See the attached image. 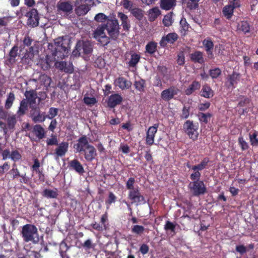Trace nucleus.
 I'll return each mask as SVG.
<instances>
[{
  "label": "nucleus",
  "mask_w": 258,
  "mask_h": 258,
  "mask_svg": "<svg viewBox=\"0 0 258 258\" xmlns=\"http://www.w3.org/2000/svg\"><path fill=\"white\" fill-rule=\"evenodd\" d=\"M32 133L35 136V141H40L45 137L46 132L40 124H35L32 128Z\"/></svg>",
  "instance_id": "obj_14"
},
{
  "label": "nucleus",
  "mask_w": 258,
  "mask_h": 258,
  "mask_svg": "<svg viewBox=\"0 0 258 258\" xmlns=\"http://www.w3.org/2000/svg\"><path fill=\"white\" fill-rule=\"evenodd\" d=\"M58 195V190L57 188H54V189L46 188L42 192V196L48 199H56Z\"/></svg>",
  "instance_id": "obj_30"
},
{
  "label": "nucleus",
  "mask_w": 258,
  "mask_h": 258,
  "mask_svg": "<svg viewBox=\"0 0 258 258\" xmlns=\"http://www.w3.org/2000/svg\"><path fill=\"white\" fill-rule=\"evenodd\" d=\"M165 229L167 231H170L171 236H173L175 234V225L173 223L167 221L165 225Z\"/></svg>",
  "instance_id": "obj_47"
},
{
  "label": "nucleus",
  "mask_w": 258,
  "mask_h": 258,
  "mask_svg": "<svg viewBox=\"0 0 258 258\" xmlns=\"http://www.w3.org/2000/svg\"><path fill=\"white\" fill-rule=\"evenodd\" d=\"M172 12H169L168 14L164 16V18L162 19V23L165 26L168 27L171 26L173 20L172 19Z\"/></svg>",
  "instance_id": "obj_42"
},
{
  "label": "nucleus",
  "mask_w": 258,
  "mask_h": 258,
  "mask_svg": "<svg viewBox=\"0 0 258 258\" xmlns=\"http://www.w3.org/2000/svg\"><path fill=\"white\" fill-rule=\"evenodd\" d=\"M136 89L140 92H143L145 91L146 88L145 81L141 79L139 81H136L134 84Z\"/></svg>",
  "instance_id": "obj_48"
},
{
  "label": "nucleus",
  "mask_w": 258,
  "mask_h": 258,
  "mask_svg": "<svg viewBox=\"0 0 258 258\" xmlns=\"http://www.w3.org/2000/svg\"><path fill=\"white\" fill-rule=\"evenodd\" d=\"M214 95V91L208 84H205L203 86L200 92V95L206 98H211Z\"/></svg>",
  "instance_id": "obj_22"
},
{
  "label": "nucleus",
  "mask_w": 258,
  "mask_h": 258,
  "mask_svg": "<svg viewBox=\"0 0 258 258\" xmlns=\"http://www.w3.org/2000/svg\"><path fill=\"white\" fill-rule=\"evenodd\" d=\"M24 95L27 99V102L30 105L36 103V99L37 98V95L35 90H31L26 91Z\"/></svg>",
  "instance_id": "obj_20"
},
{
  "label": "nucleus",
  "mask_w": 258,
  "mask_h": 258,
  "mask_svg": "<svg viewBox=\"0 0 258 258\" xmlns=\"http://www.w3.org/2000/svg\"><path fill=\"white\" fill-rule=\"evenodd\" d=\"M132 13V14L138 20H142L144 17L143 12L142 9L135 8L133 9H131L130 10Z\"/></svg>",
  "instance_id": "obj_39"
},
{
  "label": "nucleus",
  "mask_w": 258,
  "mask_h": 258,
  "mask_svg": "<svg viewBox=\"0 0 258 258\" xmlns=\"http://www.w3.org/2000/svg\"><path fill=\"white\" fill-rule=\"evenodd\" d=\"M238 144L242 151L246 150L249 147L248 143L244 140L242 136L238 138Z\"/></svg>",
  "instance_id": "obj_57"
},
{
  "label": "nucleus",
  "mask_w": 258,
  "mask_h": 258,
  "mask_svg": "<svg viewBox=\"0 0 258 258\" xmlns=\"http://www.w3.org/2000/svg\"><path fill=\"white\" fill-rule=\"evenodd\" d=\"M199 125L194 123L192 120H187L183 125V130L189 139L195 141L198 139L199 133Z\"/></svg>",
  "instance_id": "obj_4"
},
{
  "label": "nucleus",
  "mask_w": 258,
  "mask_h": 258,
  "mask_svg": "<svg viewBox=\"0 0 258 258\" xmlns=\"http://www.w3.org/2000/svg\"><path fill=\"white\" fill-rule=\"evenodd\" d=\"M238 30L241 31L244 34L250 33V26L247 21H242L238 24Z\"/></svg>",
  "instance_id": "obj_31"
},
{
  "label": "nucleus",
  "mask_w": 258,
  "mask_h": 258,
  "mask_svg": "<svg viewBox=\"0 0 258 258\" xmlns=\"http://www.w3.org/2000/svg\"><path fill=\"white\" fill-rule=\"evenodd\" d=\"M104 30L105 29L103 25L99 26L93 32V37L96 40L97 39H100V37L105 34Z\"/></svg>",
  "instance_id": "obj_44"
},
{
  "label": "nucleus",
  "mask_w": 258,
  "mask_h": 258,
  "mask_svg": "<svg viewBox=\"0 0 258 258\" xmlns=\"http://www.w3.org/2000/svg\"><path fill=\"white\" fill-rule=\"evenodd\" d=\"M189 186L195 196L204 195L206 192V187L203 181H194L189 183Z\"/></svg>",
  "instance_id": "obj_7"
},
{
  "label": "nucleus",
  "mask_w": 258,
  "mask_h": 258,
  "mask_svg": "<svg viewBox=\"0 0 258 258\" xmlns=\"http://www.w3.org/2000/svg\"><path fill=\"white\" fill-rule=\"evenodd\" d=\"M22 234L23 240L26 242L32 241L37 243L39 241V237L35 236L37 235V229L34 225H25L22 228Z\"/></svg>",
  "instance_id": "obj_3"
},
{
  "label": "nucleus",
  "mask_w": 258,
  "mask_h": 258,
  "mask_svg": "<svg viewBox=\"0 0 258 258\" xmlns=\"http://www.w3.org/2000/svg\"><path fill=\"white\" fill-rule=\"evenodd\" d=\"M178 38V36L175 33H170L166 36L162 37V46L164 43L173 44L177 41Z\"/></svg>",
  "instance_id": "obj_24"
},
{
  "label": "nucleus",
  "mask_w": 258,
  "mask_h": 258,
  "mask_svg": "<svg viewBox=\"0 0 258 258\" xmlns=\"http://www.w3.org/2000/svg\"><path fill=\"white\" fill-rule=\"evenodd\" d=\"M84 102L88 105H94L97 102L95 97L85 96L83 99Z\"/></svg>",
  "instance_id": "obj_59"
},
{
  "label": "nucleus",
  "mask_w": 258,
  "mask_h": 258,
  "mask_svg": "<svg viewBox=\"0 0 258 258\" xmlns=\"http://www.w3.org/2000/svg\"><path fill=\"white\" fill-rule=\"evenodd\" d=\"M19 48L17 45L14 46L10 50L9 56V60L10 62H15L16 57L18 55Z\"/></svg>",
  "instance_id": "obj_35"
},
{
  "label": "nucleus",
  "mask_w": 258,
  "mask_h": 258,
  "mask_svg": "<svg viewBox=\"0 0 258 258\" xmlns=\"http://www.w3.org/2000/svg\"><path fill=\"white\" fill-rule=\"evenodd\" d=\"M30 114V117L35 123L43 122L46 118L45 112L41 113L38 107H32Z\"/></svg>",
  "instance_id": "obj_9"
},
{
  "label": "nucleus",
  "mask_w": 258,
  "mask_h": 258,
  "mask_svg": "<svg viewBox=\"0 0 258 258\" xmlns=\"http://www.w3.org/2000/svg\"><path fill=\"white\" fill-rule=\"evenodd\" d=\"M200 0H182V4L189 10H196L199 8Z\"/></svg>",
  "instance_id": "obj_29"
},
{
  "label": "nucleus",
  "mask_w": 258,
  "mask_h": 258,
  "mask_svg": "<svg viewBox=\"0 0 258 258\" xmlns=\"http://www.w3.org/2000/svg\"><path fill=\"white\" fill-rule=\"evenodd\" d=\"M157 50V43L153 41L149 42L146 46V52L153 54Z\"/></svg>",
  "instance_id": "obj_38"
},
{
  "label": "nucleus",
  "mask_w": 258,
  "mask_h": 258,
  "mask_svg": "<svg viewBox=\"0 0 258 258\" xmlns=\"http://www.w3.org/2000/svg\"><path fill=\"white\" fill-rule=\"evenodd\" d=\"M105 30L107 31L108 35L112 39H115L119 34V25L116 19H108L106 25H103Z\"/></svg>",
  "instance_id": "obj_5"
},
{
  "label": "nucleus",
  "mask_w": 258,
  "mask_h": 258,
  "mask_svg": "<svg viewBox=\"0 0 258 258\" xmlns=\"http://www.w3.org/2000/svg\"><path fill=\"white\" fill-rule=\"evenodd\" d=\"M40 66L41 67L42 69H43L44 71L47 70L50 68L51 66V61L49 60V58L48 55H47L45 59L41 60L40 62Z\"/></svg>",
  "instance_id": "obj_55"
},
{
  "label": "nucleus",
  "mask_w": 258,
  "mask_h": 258,
  "mask_svg": "<svg viewBox=\"0 0 258 258\" xmlns=\"http://www.w3.org/2000/svg\"><path fill=\"white\" fill-rule=\"evenodd\" d=\"M144 227L139 225H133L131 228L132 232L138 235H141L144 232Z\"/></svg>",
  "instance_id": "obj_45"
},
{
  "label": "nucleus",
  "mask_w": 258,
  "mask_h": 258,
  "mask_svg": "<svg viewBox=\"0 0 258 258\" xmlns=\"http://www.w3.org/2000/svg\"><path fill=\"white\" fill-rule=\"evenodd\" d=\"M93 46L89 40H79L77 41L75 49L72 52L74 56H79L81 54L89 55L93 51Z\"/></svg>",
  "instance_id": "obj_2"
},
{
  "label": "nucleus",
  "mask_w": 258,
  "mask_h": 258,
  "mask_svg": "<svg viewBox=\"0 0 258 258\" xmlns=\"http://www.w3.org/2000/svg\"><path fill=\"white\" fill-rule=\"evenodd\" d=\"M54 49L52 55L54 58L63 59L68 55L70 49V40L63 37H58L54 40Z\"/></svg>",
  "instance_id": "obj_1"
},
{
  "label": "nucleus",
  "mask_w": 258,
  "mask_h": 258,
  "mask_svg": "<svg viewBox=\"0 0 258 258\" xmlns=\"http://www.w3.org/2000/svg\"><path fill=\"white\" fill-rule=\"evenodd\" d=\"M209 75L213 79H217L221 75V70L219 68L210 69L209 71Z\"/></svg>",
  "instance_id": "obj_53"
},
{
  "label": "nucleus",
  "mask_w": 258,
  "mask_h": 258,
  "mask_svg": "<svg viewBox=\"0 0 258 258\" xmlns=\"http://www.w3.org/2000/svg\"><path fill=\"white\" fill-rule=\"evenodd\" d=\"M203 44L205 47V50L208 55L209 58H213V50L214 48V43L211 39L208 38L205 39L203 41Z\"/></svg>",
  "instance_id": "obj_17"
},
{
  "label": "nucleus",
  "mask_w": 258,
  "mask_h": 258,
  "mask_svg": "<svg viewBox=\"0 0 258 258\" xmlns=\"http://www.w3.org/2000/svg\"><path fill=\"white\" fill-rule=\"evenodd\" d=\"M128 199L131 201L132 204H134L137 206L146 203L145 197L140 192L138 186H137L136 189L128 191Z\"/></svg>",
  "instance_id": "obj_6"
},
{
  "label": "nucleus",
  "mask_w": 258,
  "mask_h": 258,
  "mask_svg": "<svg viewBox=\"0 0 258 258\" xmlns=\"http://www.w3.org/2000/svg\"><path fill=\"white\" fill-rule=\"evenodd\" d=\"M90 145L87 136L83 135L78 139L77 143L74 144L73 147L76 153H81Z\"/></svg>",
  "instance_id": "obj_8"
},
{
  "label": "nucleus",
  "mask_w": 258,
  "mask_h": 258,
  "mask_svg": "<svg viewBox=\"0 0 258 258\" xmlns=\"http://www.w3.org/2000/svg\"><path fill=\"white\" fill-rule=\"evenodd\" d=\"M240 78V74L233 72L232 74L229 75L227 77V82L228 83V87L229 88H234L235 85L239 81Z\"/></svg>",
  "instance_id": "obj_16"
},
{
  "label": "nucleus",
  "mask_w": 258,
  "mask_h": 258,
  "mask_svg": "<svg viewBox=\"0 0 258 258\" xmlns=\"http://www.w3.org/2000/svg\"><path fill=\"white\" fill-rule=\"evenodd\" d=\"M257 132L256 131H254L252 134H249V141L250 142V144L252 146H258V137H257Z\"/></svg>",
  "instance_id": "obj_52"
},
{
  "label": "nucleus",
  "mask_w": 258,
  "mask_h": 258,
  "mask_svg": "<svg viewBox=\"0 0 258 258\" xmlns=\"http://www.w3.org/2000/svg\"><path fill=\"white\" fill-rule=\"evenodd\" d=\"M69 166L79 173L84 172V169L81 163L77 159H74L69 162Z\"/></svg>",
  "instance_id": "obj_27"
},
{
  "label": "nucleus",
  "mask_w": 258,
  "mask_h": 258,
  "mask_svg": "<svg viewBox=\"0 0 258 258\" xmlns=\"http://www.w3.org/2000/svg\"><path fill=\"white\" fill-rule=\"evenodd\" d=\"M117 17L120 19L123 29L124 31H128L131 28L130 21L127 15L122 12H119Z\"/></svg>",
  "instance_id": "obj_19"
},
{
  "label": "nucleus",
  "mask_w": 258,
  "mask_h": 258,
  "mask_svg": "<svg viewBox=\"0 0 258 258\" xmlns=\"http://www.w3.org/2000/svg\"><path fill=\"white\" fill-rule=\"evenodd\" d=\"M201 86V85L199 82L194 81L185 90V93L186 95H190L196 91L199 90Z\"/></svg>",
  "instance_id": "obj_25"
},
{
  "label": "nucleus",
  "mask_w": 258,
  "mask_h": 258,
  "mask_svg": "<svg viewBox=\"0 0 258 258\" xmlns=\"http://www.w3.org/2000/svg\"><path fill=\"white\" fill-rule=\"evenodd\" d=\"M90 7L88 4H82L75 9V12L78 16L86 14L90 10Z\"/></svg>",
  "instance_id": "obj_28"
},
{
  "label": "nucleus",
  "mask_w": 258,
  "mask_h": 258,
  "mask_svg": "<svg viewBox=\"0 0 258 258\" xmlns=\"http://www.w3.org/2000/svg\"><path fill=\"white\" fill-rule=\"evenodd\" d=\"M179 91V89L175 87H170L162 91V99L169 101L177 95Z\"/></svg>",
  "instance_id": "obj_15"
},
{
  "label": "nucleus",
  "mask_w": 258,
  "mask_h": 258,
  "mask_svg": "<svg viewBox=\"0 0 258 258\" xmlns=\"http://www.w3.org/2000/svg\"><path fill=\"white\" fill-rule=\"evenodd\" d=\"M58 10L66 13H70L73 10L72 6L69 2H61L57 5Z\"/></svg>",
  "instance_id": "obj_32"
},
{
  "label": "nucleus",
  "mask_w": 258,
  "mask_h": 258,
  "mask_svg": "<svg viewBox=\"0 0 258 258\" xmlns=\"http://www.w3.org/2000/svg\"><path fill=\"white\" fill-rule=\"evenodd\" d=\"M198 116L200 122H203L205 124H207L209 121V119L212 116V114L209 112L206 113L199 112Z\"/></svg>",
  "instance_id": "obj_41"
},
{
  "label": "nucleus",
  "mask_w": 258,
  "mask_h": 258,
  "mask_svg": "<svg viewBox=\"0 0 258 258\" xmlns=\"http://www.w3.org/2000/svg\"><path fill=\"white\" fill-rule=\"evenodd\" d=\"M39 253L33 250H28L23 258H38Z\"/></svg>",
  "instance_id": "obj_64"
},
{
  "label": "nucleus",
  "mask_w": 258,
  "mask_h": 258,
  "mask_svg": "<svg viewBox=\"0 0 258 258\" xmlns=\"http://www.w3.org/2000/svg\"><path fill=\"white\" fill-rule=\"evenodd\" d=\"M69 143L67 142L60 143L55 149V154L58 157H62L65 155L68 151Z\"/></svg>",
  "instance_id": "obj_18"
},
{
  "label": "nucleus",
  "mask_w": 258,
  "mask_h": 258,
  "mask_svg": "<svg viewBox=\"0 0 258 258\" xmlns=\"http://www.w3.org/2000/svg\"><path fill=\"white\" fill-rule=\"evenodd\" d=\"M190 58L192 61L195 63L203 64L205 60L203 57V53L200 51L197 50L190 54Z\"/></svg>",
  "instance_id": "obj_21"
},
{
  "label": "nucleus",
  "mask_w": 258,
  "mask_h": 258,
  "mask_svg": "<svg viewBox=\"0 0 258 258\" xmlns=\"http://www.w3.org/2000/svg\"><path fill=\"white\" fill-rule=\"evenodd\" d=\"M141 55L140 54L134 52L131 54V59L127 63L129 68H135L140 61Z\"/></svg>",
  "instance_id": "obj_26"
},
{
  "label": "nucleus",
  "mask_w": 258,
  "mask_h": 258,
  "mask_svg": "<svg viewBox=\"0 0 258 258\" xmlns=\"http://www.w3.org/2000/svg\"><path fill=\"white\" fill-rule=\"evenodd\" d=\"M59 65L61 69L66 73H72L73 71V68L72 66H69V68L67 67V63L65 61L60 62Z\"/></svg>",
  "instance_id": "obj_61"
},
{
  "label": "nucleus",
  "mask_w": 258,
  "mask_h": 258,
  "mask_svg": "<svg viewBox=\"0 0 258 258\" xmlns=\"http://www.w3.org/2000/svg\"><path fill=\"white\" fill-rule=\"evenodd\" d=\"M58 110L56 108L50 107L48 111V114L46 115V118L52 119L57 115Z\"/></svg>",
  "instance_id": "obj_56"
},
{
  "label": "nucleus",
  "mask_w": 258,
  "mask_h": 258,
  "mask_svg": "<svg viewBox=\"0 0 258 258\" xmlns=\"http://www.w3.org/2000/svg\"><path fill=\"white\" fill-rule=\"evenodd\" d=\"M9 173L12 174V178L15 179L21 176L20 171L17 168V164L15 163H14L12 165V168L10 171Z\"/></svg>",
  "instance_id": "obj_50"
},
{
  "label": "nucleus",
  "mask_w": 258,
  "mask_h": 258,
  "mask_svg": "<svg viewBox=\"0 0 258 258\" xmlns=\"http://www.w3.org/2000/svg\"><path fill=\"white\" fill-rule=\"evenodd\" d=\"M7 123L8 128L9 130H13L17 123V119L15 115L8 116L7 117Z\"/></svg>",
  "instance_id": "obj_36"
},
{
  "label": "nucleus",
  "mask_w": 258,
  "mask_h": 258,
  "mask_svg": "<svg viewBox=\"0 0 258 258\" xmlns=\"http://www.w3.org/2000/svg\"><path fill=\"white\" fill-rule=\"evenodd\" d=\"M80 154H82L84 155L85 159L87 162H92L97 156L96 150L92 145L89 146Z\"/></svg>",
  "instance_id": "obj_11"
},
{
  "label": "nucleus",
  "mask_w": 258,
  "mask_h": 258,
  "mask_svg": "<svg viewBox=\"0 0 258 258\" xmlns=\"http://www.w3.org/2000/svg\"><path fill=\"white\" fill-rule=\"evenodd\" d=\"M46 144L47 146L58 145V140L56 136L52 135L51 138L47 139Z\"/></svg>",
  "instance_id": "obj_62"
},
{
  "label": "nucleus",
  "mask_w": 258,
  "mask_h": 258,
  "mask_svg": "<svg viewBox=\"0 0 258 258\" xmlns=\"http://www.w3.org/2000/svg\"><path fill=\"white\" fill-rule=\"evenodd\" d=\"M176 0H162V10H169L176 6Z\"/></svg>",
  "instance_id": "obj_34"
},
{
  "label": "nucleus",
  "mask_w": 258,
  "mask_h": 258,
  "mask_svg": "<svg viewBox=\"0 0 258 258\" xmlns=\"http://www.w3.org/2000/svg\"><path fill=\"white\" fill-rule=\"evenodd\" d=\"M160 14V11L157 7L150 10L149 13V20L154 21Z\"/></svg>",
  "instance_id": "obj_40"
},
{
  "label": "nucleus",
  "mask_w": 258,
  "mask_h": 258,
  "mask_svg": "<svg viewBox=\"0 0 258 258\" xmlns=\"http://www.w3.org/2000/svg\"><path fill=\"white\" fill-rule=\"evenodd\" d=\"M123 98L121 95L118 93H114L109 96L107 100V107L110 108H114L117 105L121 103Z\"/></svg>",
  "instance_id": "obj_10"
},
{
  "label": "nucleus",
  "mask_w": 258,
  "mask_h": 258,
  "mask_svg": "<svg viewBox=\"0 0 258 258\" xmlns=\"http://www.w3.org/2000/svg\"><path fill=\"white\" fill-rule=\"evenodd\" d=\"M209 161V158L208 157H205L202 160L200 164L192 166L191 169L192 170H196L198 169L201 171L206 168V167L208 165Z\"/></svg>",
  "instance_id": "obj_33"
},
{
  "label": "nucleus",
  "mask_w": 258,
  "mask_h": 258,
  "mask_svg": "<svg viewBox=\"0 0 258 258\" xmlns=\"http://www.w3.org/2000/svg\"><path fill=\"white\" fill-rule=\"evenodd\" d=\"M157 132V128L155 126H151L149 128L146 136V144L152 145L154 143V139L155 133Z\"/></svg>",
  "instance_id": "obj_23"
},
{
  "label": "nucleus",
  "mask_w": 258,
  "mask_h": 258,
  "mask_svg": "<svg viewBox=\"0 0 258 258\" xmlns=\"http://www.w3.org/2000/svg\"><path fill=\"white\" fill-rule=\"evenodd\" d=\"M11 159L16 163V162L22 158V156L20 153L17 150H13L11 152L10 154Z\"/></svg>",
  "instance_id": "obj_51"
},
{
  "label": "nucleus",
  "mask_w": 258,
  "mask_h": 258,
  "mask_svg": "<svg viewBox=\"0 0 258 258\" xmlns=\"http://www.w3.org/2000/svg\"><path fill=\"white\" fill-rule=\"evenodd\" d=\"M135 179L134 177H130L126 182V187L129 191L136 189L134 187Z\"/></svg>",
  "instance_id": "obj_58"
},
{
  "label": "nucleus",
  "mask_w": 258,
  "mask_h": 258,
  "mask_svg": "<svg viewBox=\"0 0 258 258\" xmlns=\"http://www.w3.org/2000/svg\"><path fill=\"white\" fill-rule=\"evenodd\" d=\"M115 86L123 90L129 89L132 86V82L123 77H118L114 82Z\"/></svg>",
  "instance_id": "obj_13"
},
{
  "label": "nucleus",
  "mask_w": 258,
  "mask_h": 258,
  "mask_svg": "<svg viewBox=\"0 0 258 258\" xmlns=\"http://www.w3.org/2000/svg\"><path fill=\"white\" fill-rule=\"evenodd\" d=\"M233 10L234 9L232 8V7L228 5L223 8L222 12L224 16L227 19H229L232 17L233 15Z\"/></svg>",
  "instance_id": "obj_37"
},
{
  "label": "nucleus",
  "mask_w": 258,
  "mask_h": 258,
  "mask_svg": "<svg viewBox=\"0 0 258 258\" xmlns=\"http://www.w3.org/2000/svg\"><path fill=\"white\" fill-rule=\"evenodd\" d=\"M94 20L97 22H104L107 20V17L103 13H100L97 14Z\"/></svg>",
  "instance_id": "obj_60"
},
{
  "label": "nucleus",
  "mask_w": 258,
  "mask_h": 258,
  "mask_svg": "<svg viewBox=\"0 0 258 258\" xmlns=\"http://www.w3.org/2000/svg\"><path fill=\"white\" fill-rule=\"evenodd\" d=\"M27 109L28 103L25 100H23L20 103V105L18 111V113L19 115H24Z\"/></svg>",
  "instance_id": "obj_49"
},
{
  "label": "nucleus",
  "mask_w": 258,
  "mask_h": 258,
  "mask_svg": "<svg viewBox=\"0 0 258 258\" xmlns=\"http://www.w3.org/2000/svg\"><path fill=\"white\" fill-rule=\"evenodd\" d=\"M28 17L27 24L33 27H36L39 24V16L37 11L33 9L30 12L27 13Z\"/></svg>",
  "instance_id": "obj_12"
},
{
  "label": "nucleus",
  "mask_w": 258,
  "mask_h": 258,
  "mask_svg": "<svg viewBox=\"0 0 258 258\" xmlns=\"http://www.w3.org/2000/svg\"><path fill=\"white\" fill-rule=\"evenodd\" d=\"M15 99V95L13 93L10 92L8 96V98L6 101L5 108L6 109H9L12 106L13 101Z\"/></svg>",
  "instance_id": "obj_54"
},
{
  "label": "nucleus",
  "mask_w": 258,
  "mask_h": 258,
  "mask_svg": "<svg viewBox=\"0 0 258 258\" xmlns=\"http://www.w3.org/2000/svg\"><path fill=\"white\" fill-rule=\"evenodd\" d=\"M39 81L41 85H43L45 87L49 86L51 81V78L45 74H42L39 77Z\"/></svg>",
  "instance_id": "obj_43"
},
{
  "label": "nucleus",
  "mask_w": 258,
  "mask_h": 258,
  "mask_svg": "<svg viewBox=\"0 0 258 258\" xmlns=\"http://www.w3.org/2000/svg\"><path fill=\"white\" fill-rule=\"evenodd\" d=\"M189 106L184 105L180 114V117L181 119H186L188 118L190 115Z\"/></svg>",
  "instance_id": "obj_46"
},
{
  "label": "nucleus",
  "mask_w": 258,
  "mask_h": 258,
  "mask_svg": "<svg viewBox=\"0 0 258 258\" xmlns=\"http://www.w3.org/2000/svg\"><path fill=\"white\" fill-rule=\"evenodd\" d=\"M33 42V39L28 35H26L23 40V47L25 46H30Z\"/></svg>",
  "instance_id": "obj_63"
}]
</instances>
